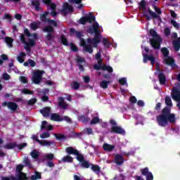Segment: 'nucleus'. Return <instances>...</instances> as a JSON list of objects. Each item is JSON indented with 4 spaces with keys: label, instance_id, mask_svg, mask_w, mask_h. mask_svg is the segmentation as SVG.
Here are the masks:
<instances>
[{
    "label": "nucleus",
    "instance_id": "obj_19",
    "mask_svg": "<svg viewBox=\"0 0 180 180\" xmlns=\"http://www.w3.org/2000/svg\"><path fill=\"white\" fill-rule=\"evenodd\" d=\"M115 163L117 165H123L124 163V159L122 155L116 154L115 156Z\"/></svg>",
    "mask_w": 180,
    "mask_h": 180
},
{
    "label": "nucleus",
    "instance_id": "obj_9",
    "mask_svg": "<svg viewBox=\"0 0 180 180\" xmlns=\"http://www.w3.org/2000/svg\"><path fill=\"white\" fill-rule=\"evenodd\" d=\"M23 169V165H19L17 166L16 172L18 174H17L16 177H13L12 180H27V177L26 176V174L22 172Z\"/></svg>",
    "mask_w": 180,
    "mask_h": 180
},
{
    "label": "nucleus",
    "instance_id": "obj_35",
    "mask_svg": "<svg viewBox=\"0 0 180 180\" xmlns=\"http://www.w3.org/2000/svg\"><path fill=\"white\" fill-rule=\"evenodd\" d=\"M161 51L163 54L164 58H165L167 57H169V51L168 50V49L167 47L162 48Z\"/></svg>",
    "mask_w": 180,
    "mask_h": 180
},
{
    "label": "nucleus",
    "instance_id": "obj_6",
    "mask_svg": "<svg viewBox=\"0 0 180 180\" xmlns=\"http://www.w3.org/2000/svg\"><path fill=\"white\" fill-rule=\"evenodd\" d=\"M149 34L151 37H153L149 39L150 46L155 50H160V49H161V43H162V39H161V37L158 35L157 31H155L154 29H150L149 30Z\"/></svg>",
    "mask_w": 180,
    "mask_h": 180
},
{
    "label": "nucleus",
    "instance_id": "obj_16",
    "mask_svg": "<svg viewBox=\"0 0 180 180\" xmlns=\"http://www.w3.org/2000/svg\"><path fill=\"white\" fill-rule=\"evenodd\" d=\"M163 63L166 64V65H170L172 68L175 67L176 65H175V60L172 58V57L167 56L166 58H163Z\"/></svg>",
    "mask_w": 180,
    "mask_h": 180
},
{
    "label": "nucleus",
    "instance_id": "obj_2",
    "mask_svg": "<svg viewBox=\"0 0 180 180\" xmlns=\"http://www.w3.org/2000/svg\"><path fill=\"white\" fill-rule=\"evenodd\" d=\"M91 34H94V37L91 39V53H93L94 49H92V47L98 48V44L101 43V39H102L99 23L96 22V18H95L94 13H91Z\"/></svg>",
    "mask_w": 180,
    "mask_h": 180
},
{
    "label": "nucleus",
    "instance_id": "obj_48",
    "mask_svg": "<svg viewBox=\"0 0 180 180\" xmlns=\"http://www.w3.org/2000/svg\"><path fill=\"white\" fill-rule=\"evenodd\" d=\"M12 41H13V39L11 37L6 38V43H7L9 48L12 47Z\"/></svg>",
    "mask_w": 180,
    "mask_h": 180
},
{
    "label": "nucleus",
    "instance_id": "obj_25",
    "mask_svg": "<svg viewBox=\"0 0 180 180\" xmlns=\"http://www.w3.org/2000/svg\"><path fill=\"white\" fill-rule=\"evenodd\" d=\"M103 148L104 151H109L110 153L112 150H115V146L109 143H104L103 145Z\"/></svg>",
    "mask_w": 180,
    "mask_h": 180
},
{
    "label": "nucleus",
    "instance_id": "obj_59",
    "mask_svg": "<svg viewBox=\"0 0 180 180\" xmlns=\"http://www.w3.org/2000/svg\"><path fill=\"white\" fill-rule=\"evenodd\" d=\"M129 102H131V103H137V98L136 96H132L129 99Z\"/></svg>",
    "mask_w": 180,
    "mask_h": 180
},
{
    "label": "nucleus",
    "instance_id": "obj_17",
    "mask_svg": "<svg viewBox=\"0 0 180 180\" xmlns=\"http://www.w3.org/2000/svg\"><path fill=\"white\" fill-rule=\"evenodd\" d=\"M3 106H7L10 110L15 112L18 109V105L15 103L12 102H4L3 103Z\"/></svg>",
    "mask_w": 180,
    "mask_h": 180
},
{
    "label": "nucleus",
    "instance_id": "obj_29",
    "mask_svg": "<svg viewBox=\"0 0 180 180\" xmlns=\"http://www.w3.org/2000/svg\"><path fill=\"white\" fill-rule=\"evenodd\" d=\"M30 27L32 30H37L39 27H40V22L37 21V22H33L30 25Z\"/></svg>",
    "mask_w": 180,
    "mask_h": 180
},
{
    "label": "nucleus",
    "instance_id": "obj_57",
    "mask_svg": "<svg viewBox=\"0 0 180 180\" xmlns=\"http://www.w3.org/2000/svg\"><path fill=\"white\" fill-rule=\"evenodd\" d=\"M162 105V104L161 103H156V105L155 106V110H157L158 112H160V110H161Z\"/></svg>",
    "mask_w": 180,
    "mask_h": 180
},
{
    "label": "nucleus",
    "instance_id": "obj_55",
    "mask_svg": "<svg viewBox=\"0 0 180 180\" xmlns=\"http://www.w3.org/2000/svg\"><path fill=\"white\" fill-rule=\"evenodd\" d=\"M146 180H153L154 176H153V173L149 172L148 174L146 175Z\"/></svg>",
    "mask_w": 180,
    "mask_h": 180
},
{
    "label": "nucleus",
    "instance_id": "obj_26",
    "mask_svg": "<svg viewBox=\"0 0 180 180\" xmlns=\"http://www.w3.org/2000/svg\"><path fill=\"white\" fill-rule=\"evenodd\" d=\"M172 44L174 46V50L176 51H179V50H180V37L177 38L176 40H174L172 41Z\"/></svg>",
    "mask_w": 180,
    "mask_h": 180
},
{
    "label": "nucleus",
    "instance_id": "obj_61",
    "mask_svg": "<svg viewBox=\"0 0 180 180\" xmlns=\"http://www.w3.org/2000/svg\"><path fill=\"white\" fill-rule=\"evenodd\" d=\"M20 81L22 82V84H26L27 82V78L25 76L20 77Z\"/></svg>",
    "mask_w": 180,
    "mask_h": 180
},
{
    "label": "nucleus",
    "instance_id": "obj_45",
    "mask_svg": "<svg viewBox=\"0 0 180 180\" xmlns=\"http://www.w3.org/2000/svg\"><path fill=\"white\" fill-rule=\"evenodd\" d=\"M170 23L172 25V26H174V27H175V29H176L177 30H179V27H180L179 23H178L174 20H171Z\"/></svg>",
    "mask_w": 180,
    "mask_h": 180
},
{
    "label": "nucleus",
    "instance_id": "obj_54",
    "mask_svg": "<svg viewBox=\"0 0 180 180\" xmlns=\"http://www.w3.org/2000/svg\"><path fill=\"white\" fill-rule=\"evenodd\" d=\"M54 136L57 139V140H63V139H65V137L63 134H55Z\"/></svg>",
    "mask_w": 180,
    "mask_h": 180
},
{
    "label": "nucleus",
    "instance_id": "obj_12",
    "mask_svg": "<svg viewBox=\"0 0 180 180\" xmlns=\"http://www.w3.org/2000/svg\"><path fill=\"white\" fill-rule=\"evenodd\" d=\"M44 4H46L48 6L49 11H51V16H57V12H56V4L51 2V0H44Z\"/></svg>",
    "mask_w": 180,
    "mask_h": 180
},
{
    "label": "nucleus",
    "instance_id": "obj_22",
    "mask_svg": "<svg viewBox=\"0 0 180 180\" xmlns=\"http://www.w3.org/2000/svg\"><path fill=\"white\" fill-rule=\"evenodd\" d=\"M43 129H45V130H53V125L49 124L46 121H43L41 126V130H43Z\"/></svg>",
    "mask_w": 180,
    "mask_h": 180
},
{
    "label": "nucleus",
    "instance_id": "obj_39",
    "mask_svg": "<svg viewBox=\"0 0 180 180\" xmlns=\"http://www.w3.org/2000/svg\"><path fill=\"white\" fill-rule=\"evenodd\" d=\"M41 179V174L37 172L34 173V175L31 176L30 180H37Z\"/></svg>",
    "mask_w": 180,
    "mask_h": 180
},
{
    "label": "nucleus",
    "instance_id": "obj_7",
    "mask_svg": "<svg viewBox=\"0 0 180 180\" xmlns=\"http://www.w3.org/2000/svg\"><path fill=\"white\" fill-rule=\"evenodd\" d=\"M110 124H111V133H114L115 134H121L122 136H124L126 134V131L124 130L122 127L117 126V122L115 120H110Z\"/></svg>",
    "mask_w": 180,
    "mask_h": 180
},
{
    "label": "nucleus",
    "instance_id": "obj_56",
    "mask_svg": "<svg viewBox=\"0 0 180 180\" xmlns=\"http://www.w3.org/2000/svg\"><path fill=\"white\" fill-rule=\"evenodd\" d=\"M96 59L98 60V63H102V58H101V53L98 52L96 54Z\"/></svg>",
    "mask_w": 180,
    "mask_h": 180
},
{
    "label": "nucleus",
    "instance_id": "obj_4",
    "mask_svg": "<svg viewBox=\"0 0 180 180\" xmlns=\"http://www.w3.org/2000/svg\"><path fill=\"white\" fill-rule=\"evenodd\" d=\"M24 33L25 34H26V36H27V37L32 38V39H30L28 42H26V39H25V35H23V34H21L20 37L22 43H23V44H25V49L26 50V51H30V47H33V46L36 44V39H37V34L34 33L31 34L29 32V30H27V28L24 30Z\"/></svg>",
    "mask_w": 180,
    "mask_h": 180
},
{
    "label": "nucleus",
    "instance_id": "obj_52",
    "mask_svg": "<svg viewBox=\"0 0 180 180\" xmlns=\"http://www.w3.org/2000/svg\"><path fill=\"white\" fill-rule=\"evenodd\" d=\"M79 120H81V122H84V123L88 122V120H89V118H88V117L85 116V115H82L79 117Z\"/></svg>",
    "mask_w": 180,
    "mask_h": 180
},
{
    "label": "nucleus",
    "instance_id": "obj_1",
    "mask_svg": "<svg viewBox=\"0 0 180 180\" xmlns=\"http://www.w3.org/2000/svg\"><path fill=\"white\" fill-rule=\"evenodd\" d=\"M165 103L167 107H165L162 110L161 114L156 117V122L160 127H166V126H168V123H171V124H175L176 123L175 114L171 113V108H172V100H171V97L167 96Z\"/></svg>",
    "mask_w": 180,
    "mask_h": 180
},
{
    "label": "nucleus",
    "instance_id": "obj_58",
    "mask_svg": "<svg viewBox=\"0 0 180 180\" xmlns=\"http://www.w3.org/2000/svg\"><path fill=\"white\" fill-rule=\"evenodd\" d=\"M60 39H61V41H62L63 44H64V46H67V44H68V43H67V38H65V37L62 35L60 37Z\"/></svg>",
    "mask_w": 180,
    "mask_h": 180
},
{
    "label": "nucleus",
    "instance_id": "obj_42",
    "mask_svg": "<svg viewBox=\"0 0 180 180\" xmlns=\"http://www.w3.org/2000/svg\"><path fill=\"white\" fill-rule=\"evenodd\" d=\"M70 4H77V8H82V4H81V2L82 0H68Z\"/></svg>",
    "mask_w": 180,
    "mask_h": 180
},
{
    "label": "nucleus",
    "instance_id": "obj_28",
    "mask_svg": "<svg viewBox=\"0 0 180 180\" xmlns=\"http://www.w3.org/2000/svg\"><path fill=\"white\" fill-rule=\"evenodd\" d=\"M79 23L80 25H85L86 23H91V17H83L79 19Z\"/></svg>",
    "mask_w": 180,
    "mask_h": 180
},
{
    "label": "nucleus",
    "instance_id": "obj_60",
    "mask_svg": "<svg viewBox=\"0 0 180 180\" xmlns=\"http://www.w3.org/2000/svg\"><path fill=\"white\" fill-rule=\"evenodd\" d=\"M74 178V180H83L84 179V177H82V176H81V174H75L73 176Z\"/></svg>",
    "mask_w": 180,
    "mask_h": 180
},
{
    "label": "nucleus",
    "instance_id": "obj_5",
    "mask_svg": "<svg viewBox=\"0 0 180 180\" xmlns=\"http://www.w3.org/2000/svg\"><path fill=\"white\" fill-rule=\"evenodd\" d=\"M70 34L72 36H75V37H77L80 40V46L83 47V49L84 51H86L87 53H91V39H87L86 41L81 37L82 36V34L81 32H79L78 31H75L73 28L70 29Z\"/></svg>",
    "mask_w": 180,
    "mask_h": 180
},
{
    "label": "nucleus",
    "instance_id": "obj_23",
    "mask_svg": "<svg viewBox=\"0 0 180 180\" xmlns=\"http://www.w3.org/2000/svg\"><path fill=\"white\" fill-rule=\"evenodd\" d=\"M63 11L65 13H68V12H72V6H70L68 3H65L63 5Z\"/></svg>",
    "mask_w": 180,
    "mask_h": 180
},
{
    "label": "nucleus",
    "instance_id": "obj_14",
    "mask_svg": "<svg viewBox=\"0 0 180 180\" xmlns=\"http://www.w3.org/2000/svg\"><path fill=\"white\" fill-rule=\"evenodd\" d=\"M27 146V143H24L19 146L15 145V143H9L4 146V148H6L7 150H12V148H15V147H18L19 150H22V148H25Z\"/></svg>",
    "mask_w": 180,
    "mask_h": 180
},
{
    "label": "nucleus",
    "instance_id": "obj_51",
    "mask_svg": "<svg viewBox=\"0 0 180 180\" xmlns=\"http://www.w3.org/2000/svg\"><path fill=\"white\" fill-rule=\"evenodd\" d=\"M40 137L41 139H49V137H50V133L45 132L44 134H41Z\"/></svg>",
    "mask_w": 180,
    "mask_h": 180
},
{
    "label": "nucleus",
    "instance_id": "obj_38",
    "mask_svg": "<svg viewBox=\"0 0 180 180\" xmlns=\"http://www.w3.org/2000/svg\"><path fill=\"white\" fill-rule=\"evenodd\" d=\"M98 123H101V118L98 116L93 117L91 120V124H98Z\"/></svg>",
    "mask_w": 180,
    "mask_h": 180
},
{
    "label": "nucleus",
    "instance_id": "obj_24",
    "mask_svg": "<svg viewBox=\"0 0 180 180\" xmlns=\"http://www.w3.org/2000/svg\"><path fill=\"white\" fill-rule=\"evenodd\" d=\"M58 105L62 109H67L68 108V104L65 103L63 97L58 98Z\"/></svg>",
    "mask_w": 180,
    "mask_h": 180
},
{
    "label": "nucleus",
    "instance_id": "obj_27",
    "mask_svg": "<svg viewBox=\"0 0 180 180\" xmlns=\"http://www.w3.org/2000/svg\"><path fill=\"white\" fill-rule=\"evenodd\" d=\"M41 113L43 115L44 117H49L50 115V108L46 107L41 110Z\"/></svg>",
    "mask_w": 180,
    "mask_h": 180
},
{
    "label": "nucleus",
    "instance_id": "obj_64",
    "mask_svg": "<svg viewBox=\"0 0 180 180\" xmlns=\"http://www.w3.org/2000/svg\"><path fill=\"white\" fill-rule=\"evenodd\" d=\"M3 78L6 81H8V80L11 79V76L9 75H8V73H4L3 74Z\"/></svg>",
    "mask_w": 180,
    "mask_h": 180
},
{
    "label": "nucleus",
    "instance_id": "obj_15",
    "mask_svg": "<svg viewBox=\"0 0 180 180\" xmlns=\"http://www.w3.org/2000/svg\"><path fill=\"white\" fill-rule=\"evenodd\" d=\"M77 160L79 161L81 166L82 168H89V162L88 161L85 160L84 158V155H78L76 157Z\"/></svg>",
    "mask_w": 180,
    "mask_h": 180
},
{
    "label": "nucleus",
    "instance_id": "obj_46",
    "mask_svg": "<svg viewBox=\"0 0 180 180\" xmlns=\"http://www.w3.org/2000/svg\"><path fill=\"white\" fill-rule=\"evenodd\" d=\"M147 3H146L145 0H141V1L139 4V8L141 9L146 10Z\"/></svg>",
    "mask_w": 180,
    "mask_h": 180
},
{
    "label": "nucleus",
    "instance_id": "obj_50",
    "mask_svg": "<svg viewBox=\"0 0 180 180\" xmlns=\"http://www.w3.org/2000/svg\"><path fill=\"white\" fill-rule=\"evenodd\" d=\"M119 84H120V85L124 86L125 84H127V80L126 79L125 77H122L119 79Z\"/></svg>",
    "mask_w": 180,
    "mask_h": 180
},
{
    "label": "nucleus",
    "instance_id": "obj_36",
    "mask_svg": "<svg viewBox=\"0 0 180 180\" xmlns=\"http://www.w3.org/2000/svg\"><path fill=\"white\" fill-rule=\"evenodd\" d=\"M91 169L97 174L101 172V167L96 165L91 164Z\"/></svg>",
    "mask_w": 180,
    "mask_h": 180
},
{
    "label": "nucleus",
    "instance_id": "obj_47",
    "mask_svg": "<svg viewBox=\"0 0 180 180\" xmlns=\"http://www.w3.org/2000/svg\"><path fill=\"white\" fill-rule=\"evenodd\" d=\"M153 8L155 11L156 13H158V15H161V13H162V11H161V8L157 7L155 4H153Z\"/></svg>",
    "mask_w": 180,
    "mask_h": 180
},
{
    "label": "nucleus",
    "instance_id": "obj_20",
    "mask_svg": "<svg viewBox=\"0 0 180 180\" xmlns=\"http://www.w3.org/2000/svg\"><path fill=\"white\" fill-rule=\"evenodd\" d=\"M66 153H68V154H72L73 155H77V157H78V155H82V154H80L78 150H77L75 148H72V147H68L65 149Z\"/></svg>",
    "mask_w": 180,
    "mask_h": 180
},
{
    "label": "nucleus",
    "instance_id": "obj_11",
    "mask_svg": "<svg viewBox=\"0 0 180 180\" xmlns=\"http://www.w3.org/2000/svg\"><path fill=\"white\" fill-rule=\"evenodd\" d=\"M51 120H53V122H63V120H65V122H71V119L70 117L65 116V117H61L60 115L57 113H53L51 115L50 117Z\"/></svg>",
    "mask_w": 180,
    "mask_h": 180
},
{
    "label": "nucleus",
    "instance_id": "obj_21",
    "mask_svg": "<svg viewBox=\"0 0 180 180\" xmlns=\"http://www.w3.org/2000/svg\"><path fill=\"white\" fill-rule=\"evenodd\" d=\"M37 143H39L41 146H44V147H50L51 144H54L53 141H46V140H37Z\"/></svg>",
    "mask_w": 180,
    "mask_h": 180
},
{
    "label": "nucleus",
    "instance_id": "obj_37",
    "mask_svg": "<svg viewBox=\"0 0 180 180\" xmlns=\"http://www.w3.org/2000/svg\"><path fill=\"white\" fill-rule=\"evenodd\" d=\"M42 158H44V160H49L50 161H51V160L54 159V154L46 153L42 156Z\"/></svg>",
    "mask_w": 180,
    "mask_h": 180
},
{
    "label": "nucleus",
    "instance_id": "obj_10",
    "mask_svg": "<svg viewBox=\"0 0 180 180\" xmlns=\"http://www.w3.org/2000/svg\"><path fill=\"white\" fill-rule=\"evenodd\" d=\"M172 98L174 99V101H176V102H179L176 104L177 108L180 110V91L179 89L174 87L172 91Z\"/></svg>",
    "mask_w": 180,
    "mask_h": 180
},
{
    "label": "nucleus",
    "instance_id": "obj_18",
    "mask_svg": "<svg viewBox=\"0 0 180 180\" xmlns=\"http://www.w3.org/2000/svg\"><path fill=\"white\" fill-rule=\"evenodd\" d=\"M158 78L159 79V82L160 85H165L167 84V77L165 74L162 72H160L158 75Z\"/></svg>",
    "mask_w": 180,
    "mask_h": 180
},
{
    "label": "nucleus",
    "instance_id": "obj_33",
    "mask_svg": "<svg viewBox=\"0 0 180 180\" xmlns=\"http://www.w3.org/2000/svg\"><path fill=\"white\" fill-rule=\"evenodd\" d=\"M102 43L104 46V47H105V49H109L110 47V46H112V43H110L109 41V39H108L106 38H103Z\"/></svg>",
    "mask_w": 180,
    "mask_h": 180
},
{
    "label": "nucleus",
    "instance_id": "obj_30",
    "mask_svg": "<svg viewBox=\"0 0 180 180\" xmlns=\"http://www.w3.org/2000/svg\"><path fill=\"white\" fill-rule=\"evenodd\" d=\"M148 12L149 13V15H150V16H152V18H153V19H158V20H160L161 22L162 19L160 15H158L157 13H154V11H151V9H148Z\"/></svg>",
    "mask_w": 180,
    "mask_h": 180
},
{
    "label": "nucleus",
    "instance_id": "obj_53",
    "mask_svg": "<svg viewBox=\"0 0 180 180\" xmlns=\"http://www.w3.org/2000/svg\"><path fill=\"white\" fill-rule=\"evenodd\" d=\"M22 94H24L25 95H32V94H33V91H31L29 89H24L22 90Z\"/></svg>",
    "mask_w": 180,
    "mask_h": 180
},
{
    "label": "nucleus",
    "instance_id": "obj_31",
    "mask_svg": "<svg viewBox=\"0 0 180 180\" xmlns=\"http://www.w3.org/2000/svg\"><path fill=\"white\" fill-rule=\"evenodd\" d=\"M102 70L108 71V72H109L110 74H112V72H113V68L109 65H102Z\"/></svg>",
    "mask_w": 180,
    "mask_h": 180
},
{
    "label": "nucleus",
    "instance_id": "obj_44",
    "mask_svg": "<svg viewBox=\"0 0 180 180\" xmlns=\"http://www.w3.org/2000/svg\"><path fill=\"white\" fill-rule=\"evenodd\" d=\"M150 172H151L148 171V167H145L141 169V174H142L143 176H146V175H148V174H150Z\"/></svg>",
    "mask_w": 180,
    "mask_h": 180
},
{
    "label": "nucleus",
    "instance_id": "obj_62",
    "mask_svg": "<svg viewBox=\"0 0 180 180\" xmlns=\"http://www.w3.org/2000/svg\"><path fill=\"white\" fill-rule=\"evenodd\" d=\"M23 162L25 165H27V167H30V160L28 158H25Z\"/></svg>",
    "mask_w": 180,
    "mask_h": 180
},
{
    "label": "nucleus",
    "instance_id": "obj_41",
    "mask_svg": "<svg viewBox=\"0 0 180 180\" xmlns=\"http://www.w3.org/2000/svg\"><path fill=\"white\" fill-rule=\"evenodd\" d=\"M30 155L31 157H32V158L36 160V158H37L39 155H40V152H38L37 150H34L30 153Z\"/></svg>",
    "mask_w": 180,
    "mask_h": 180
},
{
    "label": "nucleus",
    "instance_id": "obj_43",
    "mask_svg": "<svg viewBox=\"0 0 180 180\" xmlns=\"http://www.w3.org/2000/svg\"><path fill=\"white\" fill-rule=\"evenodd\" d=\"M63 162H72V158L70 155H66L63 158Z\"/></svg>",
    "mask_w": 180,
    "mask_h": 180
},
{
    "label": "nucleus",
    "instance_id": "obj_3",
    "mask_svg": "<svg viewBox=\"0 0 180 180\" xmlns=\"http://www.w3.org/2000/svg\"><path fill=\"white\" fill-rule=\"evenodd\" d=\"M48 16H49V12H45L43 14H41L40 15V20H41V22H47L48 25H49V26L45 27L44 29V32H46L47 33H49L46 36V43H47V44H49L50 41H53V34H51L53 32L52 26L57 27V22L47 18Z\"/></svg>",
    "mask_w": 180,
    "mask_h": 180
},
{
    "label": "nucleus",
    "instance_id": "obj_40",
    "mask_svg": "<svg viewBox=\"0 0 180 180\" xmlns=\"http://www.w3.org/2000/svg\"><path fill=\"white\" fill-rule=\"evenodd\" d=\"M32 4L33 5V6L35 8L36 11H39L40 10V2L39 1V0H34L32 1Z\"/></svg>",
    "mask_w": 180,
    "mask_h": 180
},
{
    "label": "nucleus",
    "instance_id": "obj_13",
    "mask_svg": "<svg viewBox=\"0 0 180 180\" xmlns=\"http://www.w3.org/2000/svg\"><path fill=\"white\" fill-rule=\"evenodd\" d=\"M143 61L145 64L148 63V61H150V65L154 67V64H155V57L154 56L143 53Z\"/></svg>",
    "mask_w": 180,
    "mask_h": 180
},
{
    "label": "nucleus",
    "instance_id": "obj_32",
    "mask_svg": "<svg viewBox=\"0 0 180 180\" xmlns=\"http://www.w3.org/2000/svg\"><path fill=\"white\" fill-rule=\"evenodd\" d=\"M110 84V81L103 80L102 82H100V86L101 88H103V89H107Z\"/></svg>",
    "mask_w": 180,
    "mask_h": 180
},
{
    "label": "nucleus",
    "instance_id": "obj_34",
    "mask_svg": "<svg viewBox=\"0 0 180 180\" xmlns=\"http://www.w3.org/2000/svg\"><path fill=\"white\" fill-rule=\"evenodd\" d=\"M26 57V53L21 52L20 53L19 56L17 58V60L19 63H24L25 62V58Z\"/></svg>",
    "mask_w": 180,
    "mask_h": 180
},
{
    "label": "nucleus",
    "instance_id": "obj_63",
    "mask_svg": "<svg viewBox=\"0 0 180 180\" xmlns=\"http://www.w3.org/2000/svg\"><path fill=\"white\" fill-rule=\"evenodd\" d=\"M165 34L167 37L171 34V30L169 28L165 29Z\"/></svg>",
    "mask_w": 180,
    "mask_h": 180
},
{
    "label": "nucleus",
    "instance_id": "obj_49",
    "mask_svg": "<svg viewBox=\"0 0 180 180\" xmlns=\"http://www.w3.org/2000/svg\"><path fill=\"white\" fill-rule=\"evenodd\" d=\"M71 87L72 88V89H78L79 88V83L77 82H73L71 84Z\"/></svg>",
    "mask_w": 180,
    "mask_h": 180
},
{
    "label": "nucleus",
    "instance_id": "obj_8",
    "mask_svg": "<svg viewBox=\"0 0 180 180\" xmlns=\"http://www.w3.org/2000/svg\"><path fill=\"white\" fill-rule=\"evenodd\" d=\"M43 74H44V71L43 70H33L32 71V82H34V84H40L41 81V78L43 77Z\"/></svg>",
    "mask_w": 180,
    "mask_h": 180
}]
</instances>
